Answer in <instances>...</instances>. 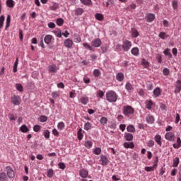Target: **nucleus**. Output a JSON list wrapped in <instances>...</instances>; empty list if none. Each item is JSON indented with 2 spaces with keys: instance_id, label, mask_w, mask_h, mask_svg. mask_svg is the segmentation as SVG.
<instances>
[{
  "instance_id": "nucleus-1",
  "label": "nucleus",
  "mask_w": 181,
  "mask_h": 181,
  "mask_svg": "<svg viewBox=\"0 0 181 181\" xmlns=\"http://www.w3.org/2000/svg\"><path fill=\"white\" fill-rule=\"evenodd\" d=\"M106 100L109 103H117L118 95L114 90H107L106 93Z\"/></svg>"
},
{
  "instance_id": "nucleus-2",
  "label": "nucleus",
  "mask_w": 181,
  "mask_h": 181,
  "mask_svg": "<svg viewBox=\"0 0 181 181\" xmlns=\"http://www.w3.org/2000/svg\"><path fill=\"white\" fill-rule=\"evenodd\" d=\"M122 112L125 117H131L135 113V109L130 105L123 106Z\"/></svg>"
},
{
  "instance_id": "nucleus-3",
  "label": "nucleus",
  "mask_w": 181,
  "mask_h": 181,
  "mask_svg": "<svg viewBox=\"0 0 181 181\" xmlns=\"http://www.w3.org/2000/svg\"><path fill=\"white\" fill-rule=\"evenodd\" d=\"M132 47V42L128 40L123 41L122 45V49L123 52H129V49Z\"/></svg>"
},
{
  "instance_id": "nucleus-4",
  "label": "nucleus",
  "mask_w": 181,
  "mask_h": 181,
  "mask_svg": "<svg viewBox=\"0 0 181 181\" xmlns=\"http://www.w3.org/2000/svg\"><path fill=\"white\" fill-rule=\"evenodd\" d=\"M11 103L13 104V105H21V103H22V99L21 96L14 95L11 98Z\"/></svg>"
},
{
  "instance_id": "nucleus-5",
  "label": "nucleus",
  "mask_w": 181,
  "mask_h": 181,
  "mask_svg": "<svg viewBox=\"0 0 181 181\" xmlns=\"http://www.w3.org/2000/svg\"><path fill=\"white\" fill-rule=\"evenodd\" d=\"M6 172L7 177H9L10 179H13V177H15V171L11 166L6 167Z\"/></svg>"
},
{
  "instance_id": "nucleus-6",
  "label": "nucleus",
  "mask_w": 181,
  "mask_h": 181,
  "mask_svg": "<svg viewBox=\"0 0 181 181\" xmlns=\"http://www.w3.org/2000/svg\"><path fill=\"white\" fill-rule=\"evenodd\" d=\"M99 162L102 166H107L110 163V160H108L107 156L101 155Z\"/></svg>"
},
{
  "instance_id": "nucleus-7",
  "label": "nucleus",
  "mask_w": 181,
  "mask_h": 181,
  "mask_svg": "<svg viewBox=\"0 0 181 181\" xmlns=\"http://www.w3.org/2000/svg\"><path fill=\"white\" fill-rule=\"evenodd\" d=\"M90 45L92 47H100L103 45V42L100 38H95L92 40Z\"/></svg>"
},
{
  "instance_id": "nucleus-8",
  "label": "nucleus",
  "mask_w": 181,
  "mask_h": 181,
  "mask_svg": "<svg viewBox=\"0 0 181 181\" xmlns=\"http://www.w3.org/2000/svg\"><path fill=\"white\" fill-rule=\"evenodd\" d=\"M59 66H57L56 64H52L48 66V72L49 73H54L56 74L57 73L59 70Z\"/></svg>"
},
{
  "instance_id": "nucleus-9",
  "label": "nucleus",
  "mask_w": 181,
  "mask_h": 181,
  "mask_svg": "<svg viewBox=\"0 0 181 181\" xmlns=\"http://www.w3.org/2000/svg\"><path fill=\"white\" fill-rule=\"evenodd\" d=\"M64 45L65 47H67V49H71L73 47V40L70 38H67L64 41Z\"/></svg>"
},
{
  "instance_id": "nucleus-10",
  "label": "nucleus",
  "mask_w": 181,
  "mask_h": 181,
  "mask_svg": "<svg viewBox=\"0 0 181 181\" xmlns=\"http://www.w3.org/2000/svg\"><path fill=\"white\" fill-rule=\"evenodd\" d=\"M165 139H167V141H173V140L175 139V133L170 132H167V133L165 134Z\"/></svg>"
},
{
  "instance_id": "nucleus-11",
  "label": "nucleus",
  "mask_w": 181,
  "mask_h": 181,
  "mask_svg": "<svg viewBox=\"0 0 181 181\" xmlns=\"http://www.w3.org/2000/svg\"><path fill=\"white\" fill-rule=\"evenodd\" d=\"M181 91V80H177L176 81V85H175V89L174 93L175 94H179V93H180Z\"/></svg>"
},
{
  "instance_id": "nucleus-12",
  "label": "nucleus",
  "mask_w": 181,
  "mask_h": 181,
  "mask_svg": "<svg viewBox=\"0 0 181 181\" xmlns=\"http://www.w3.org/2000/svg\"><path fill=\"white\" fill-rule=\"evenodd\" d=\"M123 146L126 149H134V148H135V144H134V142H124Z\"/></svg>"
},
{
  "instance_id": "nucleus-13",
  "label": "nucleus",
  "mask_w": 181,
  "mask_h": 181,
  "mask_svg": "<svg viewBox=\"0 0 181 181\" xmlns=\"http://www.w3.org/2000/svg\"><path fill=\"white\" fill-rule=\"evenodd\" d=\"M153 95L156 98H157L158 97H160L161 94H162V90H160V88L157 87L154 89L153 92Z\"/></svg>"
},
{
  "instance_id": "nucleus-14",
  "label": "nucleus",
  "mask_w": 181,
  "mask_h": 181,
  "mask_svg": "<svg viewBox=\"0 0 181 181\" xmlns=\"http://www.w3.org/2000/svg\"><path fill=\"white\" fill-rule=\"evenodd\" d=\"M124 138L125 141H128L129 142H131V141L134 140V135L131 133L126 132L124 133Z\"/></svg>"
},
{
  "instance_id": "nucleus-15",
  "label": "nucleus",
  "mask_w": 181,
  "mask_h": 181,
  "mask_svg": "<svg viewBox=\"0 0 181 181\" xmlns=\"http://www.w3.org/2000/svg\"><path fill=\"white\" fill-rule=\"evenodd\" d=\"M146 20L148 23L153 22V21H155V14H153V13L146 14Z\"/></svg>"
},
{
  "instance_id": "nucleus-16",
  "label": "nucleus",
  "mask_w": 181,
  "mask_h": 181,
  "mask_svg": "<svg viewBox=\"0 0 181 181\" xmlns=\"http://www.w3.org/2000/svg\"><path fill=\"white\" fill-rule=\"evenodd\" d=\"M125 78V76L124 75V73L122 72H119L116 74V80L117 81H124V79Z\"/></svg>"
},
{
  "instance_id": "nucleus-17",
  "label": "nucleus",
  "mask_w": 181,
  "mask_h": 181,
  "mask_svg": "<svg viewBox=\"0 0 181 181\" xmlns=\"http://www.w3.org/2000/svg\"><path fill=\"white\" fill-rule=\"evenodd\" d=\"M125 88L129 93L134 91V86L130 82H127L125 84Z\"/></svg>"
},
{
  "instance_id": "nucleus-18",
  "label": "nucleus",
  "mask_w": 181,
  "mask_h": 181,
  "mask_svg": "<svg viewBox=\"0 0 181 181\" xmlns=\"http://www.w3.org/2000/svg\"><path fill=\"white\" fill-rule=\"evenodd\" d=\"M79 176L81 177H83V179H86L87 176H88V171L86 169H82L79 171Z\"/></svg>"
},
{
  "instance_id": "nucleus-19",
  "label": "nucleus",
  "mask_w": 181,
  "mask_h": 181,
  "mask_svg": "<svg viewBox=\"0 0 181 181\" xmlns=\"http://www.w3.org/2000/svg\"><path fill=\"white\" fill-rule=\"evenodd\" d=\"M154 141L158 144L159 146H162V136L159 134H157L154 137Z\"/></svg>"
},
{
  "instance_id": "nucleus-20",
  "label": "nucleus",
  "mask_w": 181,
  "mask_h": 181,
  "mask_svg": "<svg viewBox=\"0 0 181 181\" xmlns=\"http://www.w3.org/2000/svg\"><path fill=\"white\" fill-rule=\"evenodd\" d=\"M146 104V108L147 110H152V106L153 105V102L152 101V100H146L145 102Z\"/></svg>"
},
{
  "instance_id": "nucleus-21",
  "label": "nucleus",
  "mask_w": 181,
  "mask_h": 181,
  "mask_svg": "<svg viewBox=\"0 0 181 181\" xmlns=\"http://www.w3.org/2000/svg\"><path fill=\"white\" fill-rule=\"evenodd\" d=\"M132 32V37L136 38L138 36H139V32H138V30L135 28H132L131 29Z\"/></svg>"
},
{
  "instance_id": "nucleus-22",
  "label": "nucleus",
  "mask_w": 181,
  "mask_h": 181,
  "mask_svg": "<svg viewBox=\"0 0 181 181\" xmlns=\"http://www.w3.org/2000/svg\"><path fill=\"white\" fill-rule=\"evenodd\" d=\"M88 97L87 96H83L80 98L79 102H81V104H83V105H87V104H88Z\"/></svg>"
},
{
  "instance_id": "nucleus-23",
  "label": "nucleus",
  "mask_w": 181,
  "mask_h": 181,
  "mask_svg": "<svg viewBox=\"0 0 181 181\" xmlns=\"http://www.w3.org/2000/svg\"><path fill=\"white\" fill-rule=\"evenodd\" d=\"M52 39H53V36L50 35H47L44 38V42L47 45H50V43L52 42Z\"/></svg>"
},
{
  "instance_id": "nucleus-24",
  "label": "nucleus",
  "mask_w": 181,
  "mask_h": 181,
  "mask_svg": "<svg viewBox=\"0 0 181 181\" xmlns=\"http://www.w3.org/2000/svg\"><path fill=\"white\" fill-rule=\"evenodd\" d=\"M131 53L133 56H139V48L138 47H133L131 49Z\"/></svg>"
},
{
  "instance_id": "nucleus-25",
  "label": "nucleus",
  "mask_w": 181,
  "mask_h": 181,
  "mask_svg": "<svg viewBox=\"0 0 181 181\" xmlns=\"http://www.w3.org/2000/svg\"><path fill=\"white\" fill-rule=\"evenodd\" d=\"M77 138L78 141H81L84 138V134H83V129L80 128L77 132Z\"/></svg>"
},
{
  "instance_id": "nucleus-26",
  "label": "nucleus",
  "mask_w": 181,
  "mask_h": 181,
  "mask_svg": "<svg viewBox=\"0 0 181 181\" xmlns=\"http://www.w3.org/2000/svg\"><path fill=\"white\" fill-rule=\"evenodd\" d=\"M146 120L148 124H153L155 122V117L151 115H148V117H146Z\"/></svg>"
},
{
  "instance_id": "nucleus-27",
  "label": "nucleus",
  "mask_w": 181,
  "mask_h": 181,
  "mask_svg": "<svg viewBox=\"0 0 181 181\" xmlns=\"http://www.w3.org/2000/svg\"><path fill=\"white\" fill-rule=\"evenodd\" d=\"M173 148L175 149H179V148H181V139L180 137L177 138V142L176 144H173Z\"/></svg>"
},
{
  "instance_id": "nucleus-28",
  "label": "nucleus",
  "mask_w": 181,
  "mask_h": 181,
  "mask_svg": "<svg viewBox=\"0 0 181 181\" xmlns=\"http://www.w3.org/2000/svg\"><path fill=\"white\" fill-rule=\"evenodd\" d=\"M74 13L76 16H80L82 13H84V9L81 8H78L76 10H74Z\"/></svg>"
},
{
  "instance_id": "nucleus-29",
  "label": "nucleus",
  "mask_w": 181,
  "mask_h": 181,
  "mask_svg": "<svg viewBox=\"0 0 181 181\" xmlns=\"http://www.w3.org/2000/svg\"><path fill=\"white\" fill-rule=\"evenodd\" d=\"M6 5L8 8H13L15 6V1L13 0H6Z\"/></svg>"
},
{
  "instance_id": "nucleus-30",
  "label": "nucleus",
  "mask_w": 181,
  "mask_h": 181,
  "mask_svg": "<svg viewBox=\"0 0 181 181\" xmlns=\"http://www.w3.org/2000/svg\"><path fill=\"white\" fill-rule=\"evenodd\" d=\"M127 132H132V134H134V132H136V130L135 129V127H134V125L129 124L127 127Z\"/></svg>"
},
{
  "instance_id": "nucleus-31",
  "label": "nucleus",
  "mask_w": 181,
  "mask_h": 181,
  "mask_svg": "<svg viewBox=\"0 0 181 181\" xmlns=\"http://www.w3.org/2000/svg\"><path fill=\"white\" fill-rule=\"evenodd\" d=\"M141 66H144V69H148L149 67V62L146 61L145 59H141Z\"/></svg>"
},
{
  "instance_id": "nucleus-32",
  "label": "nucleus",
  "mask_w": 181,
  "mask_h": 181,
  "mask_svg": "<svg viewBox=\"0 0 181 181\" xmlns=\"http://www.w3.org/2000/svg\"><path fill=\"white\" fill-rule=\"evenodd\" d=\"M18 64H19V58L17 57L16 62L13 64V73H16L18 71Z\"/></svg>"
},
{
  "instance_id": "nucleus-33",
  "label": "nucleus",
  "mask_w": 181,
  "mask_h": 181,
  "mask_svg": "<svg viewBox=\"0 0 181 181\" xmlns=\"http://www.w3.org/2000/svg\"><path fill=\"white\" fill-rule=\"evenodd\" d=\"M158 37L160 39H163V40H165V39H168L169 37V35L166 34L165 32H160L158 35Z\"/></svg>"
},
{
  "instance_id": "nucleus-34",
  "label": "nucleus",
  "mask_w": 181,
  "mask_h": 181,
  "mask_svg": "<svg viewBox=\"0 0 181 181\" xmlns=\"http://www.w3.org/2000/svg\"><path fill=\"white\" fill-rule=\"evenodd\" d=\"M180 162V160L179 159V157H176L173 162V168H177L179 166V163Z\"/></svg>"
},
{
  "instance_id": "nucleus-35",
  "label": "nucleus",
  "mask_w": 181,
  "mask_h": 181,
  "mask_svg": "<svg viewBox=\"0 0 181 181\" xmlns=\"http://www.w3.org/2000/svg\"><path fill=\"white\" fill-rule=\"evenodd\" d=\"M0 181H8V176L6 175V173H0Z\"/></svg>"
},
{
  "instance_id": "nucleus-36",
  "label": "nucleus",
  "mask_w": 181,
  "mask_h": 181,
  "mask_svg": "<svg viewBox=\"0 0 181 181\" xmlns=\"http://www.w3.org/2000/svg\"><path fill=\"white\" fill-rule=\"evenodd\" d=\"M165 56H168L170 59H172V53H170V49L167 48L163 51Z\"/></svg>"
},
{
  "instance_id": "nucleus-37",
  "label": "nucleus",
  "mask_w": 181,
  "mask_h": 181,
  "mask_svg": "<svg viewBox=\"0 0 181 181\" xmlns=\"http://www.w3.org/2000/svg\"><path fill=\"white\" fill-rule=\"evenodd\" d=\"M95 18L97 21H104V16L101 13H96Z\"/></svg>"
},
{
  "instance_id": "nucleus-38",
  "label": "nucleus",
  "mask_w": 181,
  "mask_h": 181,
  "mask_svg": "<svg viewBox=\"0 0 181 181\" xmlns=\"http://www.w3.org/2000/svg\"><path fill=\"white\" fill-rule=\"evenodd\" d=\"M84 146L87 148V149H91L93 148V141H87L84 144Z\"/></svg>"
},
{
  "instance_id": "nucleus-39",
  "label": "nucleus",
  "mask_w": 181,
  "mask_h": 181,
  "mask_svg": "<svg viewBox=\"0 0 181 181\" xmlns=\"http://www.w3.org/2000/svg\"><path fill=\"white\" fill-rule=\"evenodd\" d=\"M54 175V171L53 169H48L47 171V177L52 178Z\"/></svg>"
},
{
  "instance_id": "nucleus-40",
  "label": "nucleus",
  "mask_w": 181,
  "mask_h": 181,
  "mask_svg": "<svg viewBox=\"0 0 181 181\" xmlns=\"http://www.w3.org/2000/svg\"><path fill=\"white\" fill-rule=\"evenodd\" d=\"M83 5H86V6H90V5H93V1L91 0H80Z\"/></svg>"
},
{
  "instance_id": "nucleus-41",
  "label": "nucleus",
  "mask_w": 181,
  "mask_h": 181,
  "mask_svg": "<svg viewBox=\"0 0 181 181\" xmlns=\"http://www.w3.org/2000/svg\"><path fill=\"white\" fill-rule=\"evenodd\" d=\"M20 131L21 132H23V134H26V132H29V129L25 124L22 125V127L20 128Z\"/></svg>"
},
{
  "instance_id": "nucleus-42",
  "label": "nucleus",
  "mask_w": 181,
  "mask_h": 181,
  "mask_svg": "<svg viewBox=\"0 0 181 181\" xmlns=\"http://www.w3.org/2000/svg\"><path fill=\"white\" fill-rule=\"evenodd\" d=\"M100 122L101 125H107V123L108 122V119L105 117H102L100 119Z\"/></svg>"
},
{
  "instance_id": "nucleus-43",
  "label": "nucleus",
  "mask_w": 181,
  "mask_h": 181,
  "mask_svg": "<svg viewBox=\"0 0 181 181\" xmlns=\"http://www.w3.org/2000/svg\"><path fill=\"white\" fill-rule=\"evenodd\" d=\"M92 128V124L90 122H86L84 124L83 129H85V131H90V129H91Z\"/></svg>"
},
{
  "instance_id": "nucleus-44",
  "label": "nucleus",
  "mask_w": 181,
  "mask_h": 181,
  "mask_svg": "<svg viewBox=\"0 0 181 181\" xmlns=\"http://www.w3.org/2000/svg\"><path fill=\"white\" fill-rule=\"evenodd\" d=\"M56 23L57 26H62V25L64 24V20L62 18H57L56 20Z\"/></svg>"
},
{
  "instance_id": "nucleus-45",
  "label": "nucleus",
  "mask_w": 181,
  "mask_h": 181,
  "mask_svg": "<svg viewBox=\"0 0 181 181\" xmlns=\"http://www.w3.org/2000/svg\"><path fill=\"white\" fill-rule=\"evenodd\" d=\"M83 47H85L87 50H90V52L93 51V46L90 45V44L87 42H83Z\"/></svg>"
},
{
  "instance_id": "nucleus-46",
  "label": "nucleus",
  "mask_w": 181,
  "mask_h": 181,
  "mask_svg": "<svg viewBox=\"0 0 181 181\" xmlns=\"http://www.w3.org/2000/svg\"><path fill=\"white\" fill-rule=\"evenodd\" d=\"M50 11H57L59 9V4L54 3L52 6H49Z\"/></svg>"
},
{
  "instance_id": "nucleus-47",
  "label": "nucleus",
  "mask_w": 181,
  "mask_h": 181,
  "mask_svg": "<svg viewBox=\"0 0 181 181\" xmlns=\"http://www.w3.org/2000/svg\"><path fill=\"white\" fill-rule=\"evenodd\" d=\"M65 127H66V125L64 124V122H60L57 124V128H58V129H59V131H63V129H64Z\"/></svg>"
},
{
  "instance_id": "nucleus-48",
  "label": "nucleus",
  "mask_w": 181,
  "mask_h": 181,
  "mask_svg": "<svg viewBox=\"0 0 181 181\" xmlns=\"http://www.w3.org/2000/svg\"><path fill=\"white\" fill-rule=\"evenodd\" d=\"M93 74L94 77L98 78V77H100V76H101V71H99V69H95L93 72Z\"/></svg>"
},
{
  "instance_id": "nucleus-49",
  "label": "nucleus",
  "mask_w": 181,
  "mask_h": 181,
  "mask_svg": "<svg viewBox=\"0 0 181 181\" xmlns=\"http://www.w3.org/2000/svg\"><path fill=\"white\" fill-rule=\"evenodd\" d=\"M11 26V15H8L6 18V29H8Z\"/></svg>"
},
{
  "instance_id": "nucleus-50",
  "label": "nucleus",
  "mask_w": 181,
  "mask_h": 181,
  "mask_svg": "<svg viewBox=\"0 0 181 181\" xmlns=\"http://www.w3.org/2000/svg\"><path fill=\"white\" fill-rule=\"evenodd\" d=\"M52 33H54L57 37H62V30L60 29H58L57 30H53Z\"/></svg>"
},
{
  "instance_id": "nucleus-51",
  "label": "nucleus",
  "mask_w": 181,
  "mask_h": 181,
  "mask_svg": "<svg viewBox=\"0 0 181 181\" xmlns=\"http://www.w3.org/2000/svg\"><path fill=\"white\" fill-rule=\"evenodd\" d=\"M43 135L46 139H49V138H50V131L47 129L44 130Z\"/></svg>"
},
{
  "instance_id": "nucleus-52",
  "label": "nucleus",
  "mask_w": 181,
  "mask_h": 181,
  "mask_svg": "<svg viewBox=\"0 0 181 181\" xmlns=\"http://www.w3.org/2000/svg\"><path fill=\"white\" fill-rule=\"evenodd\" d=\"M96 96L99 98H103L104 97V91L99 90L96 92Z\"/></svg>"
},
{
  "instance_id": "nucleus-53",
  "label": "nucleus",
  "mask_w": 181,
  "mask_h": 181,
  "mask_svg": "<svg viewBox=\"0 0 181 181\" xmlns=\"http://www.w3.org/2000/svg\"><path fill=\"white\" fill-rule=\"evenodd\" d=\"M40 129H42V127L39 124H36L33 127L34 132H40Z\"/></svg>"
},
{
  "instance_id": "nucleus-54",
  "label": "nucleus",
  "mask_w": 181,
  "mask_h": 181,
  "mask_svg": "<svg viewBox=\"0 0 181 181\" xmlns=\"http://www.w3.org/2000/svg\"><path fill=\"white\" fill-rule=\"evenodd\" d=\"M8 118L10 121H16V115H14L13 113H9Z\"/></svg>"
},
{
  "instance_id": "nucleus-55",
  "label": "nucleus",
  "mask_w": 181,
  "mask_h": 181,
  "mask_svg": "<svg viewBox=\"0 0 181 181\" xmlns=\"http://www.w3.org/2000/svg\"><path fill=\"white\" fill-rule=\"evenodd\" d=\"M158 162H159V158L156 157V160H154V164L153 165V166H151L153 168V170H155V169H156L158 168Z\"/></svg>"
},
{
  "instance_id": "nucleus-56",
  "label": "nucleus",
  "mask_w": 181,
  "mask_h": 181,
  "mask_svg": "<svg viewBox=\"0 0 181 181\" xmlns=\"http://www.w3.org/2000/svg\"><path fill=\"white\" fill-rule=\"evenodd\" d=\"M16 90H18V91H20L21 93H22V91H23V86L21 83H17L16 85Z\"/></svg>"
},
{
  "instance_id": "nucleus-57",
  "label": "nucleus",
  "mask_w": 181,
  "mask_h": 181,
  "mask_svg": "<svg viewBox=\"0 0 181 181\" xmlns=\"http://www.w3.org/2000/svg\"><path fill=\"white\" fill-rule=\"evenodd\" d=\"M4 22H5V16H0V29L4 28Z\"/></svg>"
},
{
  "instance_id": "nucleus-58",
  "label": "nucleus",
  "mask_w": 181,
  "mask_h": 181,
  "mask_svg": "<svg viewBox=\"0 0 181 181\" xmlns=\"http://www.w3.org/2000/svg\"><path fill=\"white\" fill-rule=\"evenodd\" d=\"M146 145L148 148H153L155 146V141L153 140H149L147 143Z\"/></svg>"
},
{
  "instance_id": "nucleus-59",
  "label": "nucleus",
  "mask_w": 181,
  "mask_h": 181,
  "mask_svg": "<svg viewBox=\"0 0 181 181\" xmlns=\"http://www.w3.org/2000/svg\"><path fill=\"white\" fill-rule=\"evenodd\" d=\"M156 59L158 62V63H159L160 64H162V55L160 54H157L156 55Z\"/></svg>"
},
{
  "instance_id": "nucleus-60",
  "label": "nucleus",
  "mask_w": 181,
  "mask_h": 181,
  "mask_svg": "<svg viewBox=\"0 0 181 181\" xmlns=\"http://www.w3.org/2000/svg\"><path fill=\"white\" fill-rule=\"evenodd\" d=\"M93 153L95 155H100L101 154V148L99 147H97L94 149Z\"/></svg>"
},
{
  "instance_id": "nucleus-61",
  "label": "nucleus",
  "mask_w": 181,
  "mask_h": 181,
  "mask_svg": "<svg viewBox=\"0 0 181 181\" xmlns=\"http://www.w3.org/2000/svg\"><path fill=\"white\" fill-rule=\"evenodd\" d=\"M100 49L102 50V53L103 54L107 53L108 52V46L107 45L102 46Z\"/></svg>"
},
{
  "instance_id": "nucleus-62",
  "label": "nucleus",
  "mask_w": 181,
  "mask_h": 181,
  "mask_svg": "<svg viewBox=\"0 0 181 181\" xmlns=\"http://www.w3.org/2000/svg\"><path fill=\"white\" fill-rule=\"evenodd\" d=\"M115 52H121L122 50V45L117 44L115 48Z\"/></svg>"
},
{
  "instance_id": "nucleus-63",
  "label": "nucleus",
  "mask_w": 181,
  "mask_h": 181,
  "mask_svg": "<svg viewBox=\"0 0 181 181\" xmlns=\"http://www.w3.org/2000/svg\"><path fill=\"white\" fill-rule=\"evenodd\" d=\"M39 121H40L41 122H46V121H47V117L42 115L39 117Z\"/></svg>"
},
{
  "instance_id": "nucleus-64",
  "label": "nucleus",
  "mask_w": 181,
  "mask_h": 181,
  "mask_svg": "<svg viewBox=\"0 0 181 181\" xmlns=\"http://www.w3.org/2000/svg\"><path fill=\"white\" fill-rule=\"evenodd\" d=\"M172 6L174 10L177 9V0H173L172 2Z\"/></svg>"
}]
</instances>
